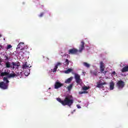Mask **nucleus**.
<instances>
[{
	"instance_id": "obj_27",
	"label": "nucleus",
	"mask_w": 128,
	"mask_h": 128,
	"mask_svg": "<svg viewBox=\"0 0 128 128\" xmlns=\"http://www.w3.org/2000/svg\"><path fill=\"white\" fill-rule=\"evenodd\" d=\"M116 71H114L112 73V76H116Z\"/></svg>"
},
{
	"instance_id": "obj_10",
	"label": "nucleus",
	"mask_w": 128,
	"mask_h": 128,
	"mask_svg": "<svg viewBox=\"0 0 128 128\" xmlns=\"http://www.w3.org/2000/svg\"><path fill=\"white\" fill-rule=\"evenodd\" d=\"M122 72H128V66H124L122 70Z\"/></svg>"
},
{
	"instance_id": "obj_2",
	"label": "nucleus",
	"mask_w": 128,
	"mask_h": 128,
	"mask_svg": "<svg viewBox=\"0 0 128 128\" xmlns=\"http://www.w3.org/2000/svg\"><path fill=\"white\" fill-rule=\"evenodd\" d=\"M58 102H60L62 106H72V104H74V99L72 98V96L70 95H68L66 96L64 99L62 100L60 98H56Z\"/></svg>"
},
{
	"instance_id": "obj_30",
	"label": "nucleus",
	"mask_w": 128,
	"mask_h": 128,
	"mask_svg": "<svg viewBox=\"0 0 128 128\" xmlns=\"http://www.w3.org/2000/svg\"><path fill=\"white\" fill-rule=\"evenodd\" d=\"M76 106L78 108H82V107L80 106V104H77Z\"/></svg>"
},
{
	"instance_id": "obj_31",
	"label": "nucleus",
	"mask_w": 128,
	"mask_h": 128,
	"mask_svg": "<svg viewBox=\"0 0 128 128\" xmlns=\"http://www.w3.org/2000/svg\"><path fill=\"white\" fill-rule=\"evenodd\" d=\"M61 64V63L60 62H58L57 63V64L56 65V66H57V68H58V66L60 65Z\"/></svg>"
},
{
	"instance_id": "obj_1",
	"label": "nucleus",
	"mask_w": 128,
	"mask_h": 128,
	"mask_svg": "<svg viewBox=\"0 0 128 128\" xmlns=\"http://www.w3.org/2000/svg\"><path fill=\"white\" fill-rule=\"evenodd\" d=\"M0 76H6L7 77H4L2 82H0V88L2 90H8V84L10 81L8 78H14L18 76V75L15 73L10 74L8 72H2L0 74Z\"/></svg>"
},
{
	"instance_id": "obj_5",
	"label": "nucleus",
	"mask_w": 128,
	"mask_h": 128,
	"mask_svg": "<svg viewBox=\"0 0 128 128\" xmlns=\"http://www.w3.org/2000/svg\"><path fill=\"white\" fill-rule=\"evenodd\" d=\"M74 78L78 84H82V80L80 79V76L78 74H75Z\"/></svg>"
},
{
	"instance_id": "obj_28",
	"label": "nucleus",
	"mask_w": 128,
	"mask_h": 128,
	"mask_svg": "<svg viewBox=\"0 0 128 128\" xmlns=\"http://www.w3.org/2000/svg\"><path fill=\"white\" fill-rule=\"evenodd\" d=\"M5 60H8V57L7 56H5Z\"/></svg>"
},
{
	"instance_id": "obj_32",
	"label": "nucleus",
	"mask_w": 128,
	"mask_h": 128,
	"mask_svg": "<svg viewBox=\"0 0 128 128\" xmlns=\"http://www.w3.org/2000/svg\"><path fill=\"white\" fill-rule=\"evenodd\" d=\"M80 94H84V91L82 92H79Z\"/></svg>"
},
{
	"instance_id": "obj_20",
	"label": "nucleus",
	"mask_w": 128,
	"mask_h": 128,
	"mask_svg": "<svg viewBox=\"0 0 128 128\" xmlns=\"http://www.w3.org/2000/svg\"><path fill=\"white\" fill-rule=\"evenodd\" d=\"M90 89V87H88L86 86H84L82 88L83 90H88Z\"/></svg>"
},
{
	"instance_id": "obj_35",
	"label": "nucleus",
	"mask_w": 128,
	"mask_h": 128,
	"mask_svg": "<svg viewBox=\"0 0 128 128\" xmlns=\"http://www.w3.org/2000/svg\"><path fill=\"white\" fill-rule=\"evenodd\" d=\"M0 72H2V70H0Z\"/></svg>"
},
{
	"instance_id": "obj_18",
	"label": "nucleus",
	"mask_w": 128,
	"mask_h": 128,
	"mask_svg": "<svg viewBox=\"0 0 128 128\" xmlns=\"http://www.w3.org/2000/svg\"><path fill=\"white\" fill-rule=\"evenodd\" d=\"M65 64L66 66H68V64H70V60H68V59H66L65 60Z\"/></svg>"
},
{
	"instance_id": "obj_7",
	"label": "nucleus",
	"mask_w": 128,
	"mask_h": 128,
	"mask_svg": "<svg viewBox=\"0 0 128 128\" xmlns=\"http://www.w3.org/2000/svg\"><path fill=\"white\" fill-rule=\"evenodd\" d=\"M104 84H106V82H104L102 83H98L97 84V88H104Z\"/></svg>"
},
{
	"instance_id": "obj_15",
	"label": "nucleus",
	"mask_w": 128,
	"mask_h": 128,
	"mask_svg": "<svg viewBox=\"0 0 128 128\" xmlns=\"http://www.w3.org/2000/svg\"><path fill=\"white\" fill-rule=\"evenodd\" d=\"M72 70H73L72 69L68 68L67 70H64V74H70V72H72Z\"/></svg>"
},
{
	"instance_id": "obj_24",
	"label": "nucleus",
	"mask_w": 128,
	"mask_h": 128,
	"mask_svg": "<svg viewBox=\"0 0 128 128\" xmlns=\"http://www.w3.org/2000/svg\"><path fill=\"white\" fill-rule=\"evenodd\" d=\"M92 74H94V76H98V71L96 70L94 72H92Z\"/></svg>"
},
{
	"instance_id": "obj_12",
	"label": "nucleus",
	"mask_w": 128,
	"mask_h": 128,
	"mask_svg": "<svg viewBox=\"0 0 128 128\" xmlns=\"http://www.w3.org/2000/svg\"><path fill=\"white\" fill-rule=\"evenodd\" d=\"M104 68L105 67H100V72H102V74H106L107 72L104 71Z\"/></svg>"
},
{
	"instance_id": "obj_22",
	"label": "nucleus",
	"mask_w": 128,
	"mask_h": 128,
	"mask_svg": "<svg viewBox=\"0 0 128 128\" xmlns=\"http://www.w3.org/2000/svg\"><path fill=\"white\" fill-rule=\"evenodd\" d=\"M44 12H42L38 15L39 18H42L44 16Z\"/></svg>"
},
{
	"instance_id": "obj_8",
	"label": "nucleus",
	"mask_w": 128,
	"mask_h": 128,
	"mask_svg": "<svg viewBox=\"0 0 128 128\" xmlns=\"http://www.w3.org/2000/svg\"><path fill=\"white\" fill-rule=\"evenodd\" d=\"M28 68H32V66H28V62H26L25 64H23L22 66V68H23L24 70Z\"/></svg>"
},
{
	"instance_id": "obj_13",
	"label": "nucleus",
	"mask_w": 128,
	"mask_h": 128,
	"mask_svg": "<svg viewBox=\"0 0 128 128\" xmlns=\"http://www.w3.org/2000/svg\"><path fill=\"white\" fill-rule=\"evenodd\" d=\"M7 68H12L10 66V62H8L5 64Z\"/></svg>"
},
{
	"instance_id": "obj_21",
	"label": "nucleus",
	"mask_w": 128,
	"mask_h": 128,
	"mask_svg": "<svg viewBox=\"0 0 128 128\" xmlns=\"http://www.w3.org/2000/svg\"><path fill=\"white\" fill-rule=\"evenodd\" d=\"M56 70H58V66H55L52 70V72H56Z\"/></svg>"
},
{
	"instance_id": "obj_25",
	"label": "nucleus",
	"mask_w": 128,
	"mask_h": 128,
	"mask_svg": "<svg viewBox=\"0 0 128 128\" xmlns=\"http://www.w3.org/2000/svg\"><path fill=\"white\" fill-rule=\"evenodd\" d=\"M12 48V45L8 44L7 46L6 50H10V48Z\"/></svg>"
},
{
	"instance_id": "obj_19",
	"label": "nucleus",
	"mask_w": 128,
	"mask_h": 128,
	"mask_svg": "<svg viewBox=\"0 0 128 128\" xmlns=\"http://www.w3.org/2000/svg\"><path fill=\"white\" fill-rule=\"evenodd\" d=\"M100 67H103L104 68V63L102 62H100Z\"/></svg>"
},
{
	"instance_id": "obj_4",
	"label": "nucleus",
	"mask_w": 128,
	"mask_h": 128,
	"mask_svg": "<svg viewBox=\"0 0 128 128\" xmlns=\"http://www.w3.org/2000/svg\"><path fill=\"white\" fill-rule=\"evenodd\" d=\"M124 82L122 80H119L116 84V86L118 90H122L124 87Z\"/></svg>"
},
{
	"instance_id": "obj_6",
	"label": "nucleus",
	"mask_w": 128,
	"mask_h": 128,
	"mask_svg": "<svg viewBox=\"0 0 128 128\" xmlns=\"http://www.w3.org/2000/svg\"><path fill=\"white\" fill-rule=\"evenodd\" d=\"M64 86V84L60 83V82H56L54 84V88H61V86Z\"/></svg>"
},
{
	"instance_id": "obj_34",
	"label": "nucleus",
	"mask_w": 128,
	"mask_h": 128,
	"mask_svg": "<svg viewBox=\"0 0 128 128\" xmlns=\"http://www.w3.org/2000/svg\"><path fill=\"white\" fill-rule=\"evenodd\" d=\"M21 50H22V48Z\"/></svg>"
},
{
	"instance_id": "obj_3",
	"label": "nucleus",
	"mask_w": 128,
	"mask_h": 128,
	"mask_svg": "<svg viewBox=\"0 0 128 128\" xmlns=\"http://www.w3.org/2000/svg\"><path fill=\"white\" fill-rule=\"evenodd\" d=\"M79 50L76 48H73L68 50V54H78V52H82L84 50V41L81 42V44L78 47Z\"/></svg>"
},
{
	"instance_id": "obj_9",
	"label": "nucleus",
	"mask_w": 128,
	"mask_h": 128,
	"mask_svg": "<svg viewBox=\"0 0 128 128\" xmlns=\"http://www.w3.org/2000/svg\"><path fill=\"white\" fill-rule=\"evenodd\" d=\"M114 82H110V90H114Z\"/></svg>"
},
{
	"instance_id": "obj_23",
	"label": "nucleus",
	"mask_w": 128,
	"mask_h": 128,
	"mask_svg": "<svg viewBox=\"0 0 128 128\" xmlns=\"http://www.w3.org/2000/svg\"><path fill=\"white\" fill-rule=\"evenodd\" d=\"M12 66H13V70H14V66L16 67V62H12Z\"/></svg>"
},
{
	"instance_id": "obj_29",
	"label": "nucleus",
	"mask_w": 128,
	"mask_h": 128,
	"mask_svg": "<svg viewBox=\"0 0 128 128\" xmlns=\"http://www.w3.org/2000/svg\"><path fill=\"white\" fill-rule=\"evenodd\" d=\"M24 74L26 76H28V74H30V73L26 72H24Z\"/></svg>"
},
{
	"instance_id": "obj_26",
	"label": "nucleus",
	"mask_w": 128,
	"mask_h": 128,
	"mask_svg": "<svg viewBox=\"0 0 128 128\" xmlns=\"http://www.w3.org/2000/svg\"><path fill=\"white\" fill-rule=\"evenodd\" d=\"M20 66V62H17V63H16V68L18 69V66Z\"/></svg>"
},
{
	"instance_id": "obj_17",
	"label": "nucleus",
	"mask_w": 128,
	"mask_h": 128,
	"mask_svg": "<svg viewBox=\"0 0 128 128\" xmlns=\"http://www.w3.org/2000/svg\"><path fill=\"white\" fill-rule=\"evenodd\" d=\"M74 86V84H70V86H68L67 87V88L68 90H72V86Z\"/></svg>"
},
{
	"instance_id": "obj_16",
	"label": "nucleus",
	"mask_w": 128,
	"mask_h": 128,
	"mask_svg": "<svg viewBox=\"0 0 128 128\" xmlns=\"http://www.w3.org/2000/svg\"><path fill=\"white\" fill-rule=\"evenodd\" d=\"M24 43L22 42H20L18 44L17 48H20L22 47V46H24Z\"/></svg>"
},
{
	"instance_id": "obj_14",
	"label": "nucleus",
	"mask_w": 128,
	"mask_h": 128,
	"mask_svg": "<svg viewBox=\"0 0 128 128\" xmlns=\"http://www.w3.org/2000/svg\"><path fill=\"white\" fill-rule=\"evenodd\" d=\"M83 65L84 66H86V68H88L90 67V64H88V62H83Z\"/></svg>"
},
{
	"instance_id": "obj_33",
	"label": "nucleus",
	"mask_w": 128,
	"mask_h": 128,
	"mask_svg": "<svg viewBox=\"0 0 128 128\" xmlns=\"http://www.w3.org/2000/svg\"><path fill=\"white\" fill-rule=\"evenodd\" d=\"M83 94H88V92H86V91H83Z\"/></svg>"
},
{
	"instance_id": "obj_11",
	"label": "nucleus",
	"mask_w": 128,
	"mask_h": 128,
	"mask_svg": "<svg viewBox=\"0 0 128 128\" xmlns=\"http://www.w3.org/2000/svg\"><path fill=\"white\" fill-rule=\"evenodd\" d=\"M72 77H70L65 81V84H70L72 80Z\"/></svg>"
}]
</instances>
